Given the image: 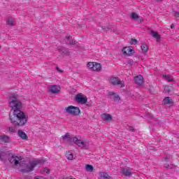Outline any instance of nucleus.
<instances>
[{
  "label": "nucleus",
  "mask_w": 179,
  "mask_h": 179,
  "mask_svg": "<svg viewBox=\"0 0 179 179\" xmlns=\"http://www.w3.org/2000/svg\"><path fill=\"white\" fill-rule=\"evenodd\" d=\"M62 142H73L75 145L81 148L82 149L89 148V141L86 138H79L77 137H73L69 133L66 134L62 136Z\"/></svg>",
  "instance_id": "f03ea898"
},
{
  "label": "nucleus",
  "mask_w": 179,
  "mask_h": 179,
  "mask_svg": "<svg viewBox=\"0 0 179 179\" xmlns=\"http://www.w3.org/2000/svg\"><path fill=\"white\" fill-rule=\"evenodd\" d=\"M113 94L112 99H113V100H115V101H120V96L117 94Z\"/></svg>",
  "instance_id": "c85d7f7f"
},
{
  "label": "nucleus",
  "mask_w": 179,
  "mask_h": 179,
  "mask_svg": "<svg viewBox=\"0 0 179 179\" xmlns=\"http://www.w3.org/2000/svg\"><path fill=\"white\" fill-rule=\"evenodd\" d=\"M75 100L78 104H86L87 103V96L83 93L77 94Z\"/></svg>",
  "instance_id": "20e7f679"
},
{
  "label": "nucleus",
  "mask_w": 179,
  "mask_h": 179,
  "mask_svg": "<svg viewBox=\"0 0 179 179\" xmlns=\"http://www.w3.org/2000/svg\"><path fill=\"white\" fill-rule=\"evenodd\" d=\"M9 131L10 132H15V129H13V127H9Z\"/></svg>",
  "instance_id": "f704fd0d"
},
{
  "label": "nucleus",
  "mask_w": 179,
  "mask_h": 179,
  "mask_svg": "<svg viewBox=\"0 0 179 179\" xmlns=\"http://www.w3.org/2000/svg\"><path fill=\"white\" fill-rule=\"evenodd\" d=\"M121 173L122 174H123V176H125L126 177H129V176H131V170H129V169L128 168L122 169Z\"/></svg>",
  "instance_id": "2eb2a0df"
},
{
  "label": "nucleus",
  "mask_w": 179,
  "mask_h": 179,
  "mask_svg": "<svg viewBox=\"0 0 179 179\" xmlns=\"http://www.w3.org/2000/svg\"><path fill=\"white\" fill-rule=\"evenodd\" d=\"M66 157L68 160H73V154L71 152L68 151L66 154Z\"/></svg>",
  "instance_id": "5701e85b"
},
{
  "label": "nucleus",
  "mask_w": 179,
  "mask_h": 179,
  "mask_svg": "<svg viewBox=\"0 0 179 179\" xmlns=\"http://www.w3.org/2000/svg\"><path fill=\"white\" fill-rule=\"evenodd\" d=\"M94 65V62H90L87 64V68H88V69H90V71H92Z\"/></svg>",
  "instance_id": "393cba45"
},
{
  "label": "nucleus",
  "mask_w": 179,
  "mask_h": 179,
  "mask_svg": "<svg viewBox=\"0 0 179 179\" xmlns=\"http://www.w3.org/2000/svg\"><path fill=\"white\" fill-rule=\"evenodd\" d=\"M134 49L129 46L124 47L122 49V53L124 57H131L134 55Z\"/></svg>",
  "instance_id": "0eeeda50"
},
{
  "label": "nucleus",
  "mask_w": 179,
  "mask_h": 179,
  "mask_svg": "<svg viewBox=\"0 0 179 179\" xmlns=\"http://www.w3.org/2000/svg\"><path fill=\"white\" fill-rule=\"evenodd\" d=\"M98 179H111V176L107 172H99Z\"/></svg>",
  "instance_id": "f8f14e48"
},
{
  "label": "nucleus",
  "mask_w": 179,
  "mask_h": 179,
  "mask_svg": "<svg viewBox=\"0 0 179 179\" xmlns=\"http://www.w3.org/2000/svg\"><path fill=\"white\" fill-rule=\"evenodd\" d=\"M59 52H61V54H64L65 55H68L69 54L68 50H66L65 48H59Z\"/></svg>",
  "instance_id": "bb28decb"
},
{
  "label": "nucleus",
  "mask_w": 179,
  "mask_h": 179,
  "mask_svg": "<svg viewBox=\"0 0 179 179\" xmlns=\"http://www.w3.org/2000/svg\"><path fill=\"white\" fill-rule=\"evenodd\" d=\"M64 111L66 113V114L72 115L73 117H78V115H80V108H79L78 106H74L72 105L69 106L64 108Z\"/></svg>",
  "instance_id": "7ed1b4c3"
},
{
  "label": "nucleus",
  "mask_w": 179,
  "mask_h": 179,
  "mask_svg": "<svg viewBox=\"0 0 179 179\" xmlns=\"http://www.w3.org/2000/svg\"><path fill=\"white\" fill-rule=\"evenodd\" d=\"M127 64H129V65H134V60H128Z\"/></svg>",
  "instance_id": "72a5a7b5"
},
{
  "label": "nucleus",
  "mask_w": 179,
  "mask_h": 179,
  "mask_svg": "<svg viewBox=\"0 0 179 179\" xmlns=\"http://www.w3.org/2000/svg\"><path fill=\"white\" fill-rule=\"evenodd\" d=\"M134 82L138 86H142L143 85V76L142 75H138L134 78Z\"/></svg>",
  "instance_id": "9d476101"
},
{
  "label": "nucleus",
  "mask_w": 179,
  "mask_h": 179,
  "mask_svg": "<svg viewBox=\"0 0 179 179\" xmlns=\"http://www.w3.org/2000/svg\"><path fill=\"white\" fill-rule=\"evenodd\" d=\"M129 44H131V45H136V44H138V40L131 38L129 41Z\"/></svg>",
  "instance_id": "cd10ccee"
},
{
  "label": "nucleus",
  "mask_w": 179,
  "mask_h": 179,
  "mask_svg": "<svg viewBox=\"0 0 179 179\" xmlns=\"http://www.w3.org/2000/svg\"><path fill=\"white\" fill-rule=\"evenodd\" d=\"M162 76L165 80H167L168 82H173V77H171V76L164 74Z\"/></svg>",
  "instance_id": "b1692460"
},
{
  "label": "nucleus",
  "mask_w": 179,
  "mask_h": 179,
  "mask_svg": "<svg viewBox=\"0 0 179 179\" xmlns=\"http://www.w3.org/2000/svg\"><path fill=\"white\" fill-rule=\"evenodd\" d=\"M66 39L67 41V44H72L73 45H75V44H76V41L72 40V36H66Z\"/></svg>",
  "instance_id": "aec40b11"
},
{
  "label": "nucleus",
  "mask_w": 179,
  "mask_h": 179,
  "mask_svg": "<svg viewBox=\"0 0 179 179\" xmlns=\"http://www.w3.org/2000/svg\"><path fill=\"white\" fill-rule=\"evenodd\" d=\"M164 167H166V169H173V167H174L173 165H168L164 164Z\"/></svg>",
  "instance_id": "2f4dec72"
},
{
  "label": "nucleus",
  "mask_w": 179,
  "mask_h": 179,
  "mask_svg": "<svg viewBox=\"0 0 179 179\" xmlns=\"http://www.w3.org/2000/svg\"><path fill=\"white\" fill-rule=\"evenodd\" d=\"M151 36H152V37L154 38H155L157 40V42L160 41L161 40V37H160V35L159 34V33L157 32H155V31H152L151 32Z\"/></svg>",
  "instance_id": "6ab92c4d"
},
{
  "label": "nucleus",
  "mask_w": 179,
  "mask_h": 179,
  "mask_svg": "<svg viewBox=\"0 0 179 179\" xmlns=\"http://www.w3.org/2000/svg\"><path fill=\"white\" fill-rule=\"evenodd\" d=\"M173 16H175V17H178L179 19V13L177 11H173Z\"/></svg>",
  "instance_id": "473e14b6"
},
{
  "label": "nucleus",
  "mask_w": 179,
  "mask_h": 179,
  "mask_svg": "<svg viewBox=\"0 0 179 179\" xmlns=\"http://www.w3.org/2000/svg\"><path fill=\"white\" fill-rule=\"evenodd\" d=\"M18 136L22 139L23 141H27V134H26L24 133V131H22V130H19L18 131Z\"/></svg>",
  "instance_id": "dca6fc26"
},
{
  "label": "nucleus",
  "mask_w": 179,
  "mask_h": 179,
  "mask_svg": "<svg viewBox=\"0 0 179 179\" xmlns=\"http://www.w3.org/2000/svg\"><path fill=\"white\" fill-rule=\"evenodd\" d=\"M0 48H1V45H0Z\"/></svg>",
  "instance_id": "ea45409f"
},
{
  "label": "nucleus",
  "mask_w": 179,
  "mask_h": 179,
  "mask_svg": "<svg viewBox=\"0 0 179 179\" xmlns=\"http://www.w3.org/2000/svg\"><path fill=\"white\" fill-rule=\"evenodd\" d=\"M10 142V138L7 135H1L0 136V143H9Z\"/></svg>",
  "instance_id": "ddd939ff"
},
{
  "label": "nucleus",
  "mask_w": 179,
  "mask_h": 179,
  "mask_svg": "<svg viewBox=\"0 0 179 179\" xmlns=\"http://www.w3.org/2000/svg\"><path fill=\"white\" fill-rule=\"evenodd\" d=\"M50 173V169L45 168L41 171L42 174H48Z\"/></svg>",
  "instance_id": "7c9ffc66"
},
{
  "label": "nucleus",
  "mask_w": 179,
  "mask_h": 179,
  "mask_svg": "<svg viewBox=\"0 0 179 179\" xmlns=\"http://www.w3.org/2000/svg\"><path fill=\"white\" fill-rule=\"evenodd\" d=\"M149 50V46L146 43H142L141 44V51L142 52H148Z\"/></svg>",
  "instance_id": "412c9836"
},
{
  "label": "nucleus",
  "mask_w": 179,
  "mask_h": 179,
  "mask_svg": "<svg viewBox=\"0 0 179 179\" xmlns=\"http://www.w3.org/2000/svg\"><path fill=\"white\" fill-rule=\"evenodd\" d=\"M164 104H169V106H171V104H173V99L170 97H166L164 99Z\"/></svg>",
  "instance_id": "4be33fe9"
},
{
  "label": "nucleus",
  "mask_w": 179,
  "mask_h": 179,
  "mask_svg": "<svg viewBox=\"0 0 179 179\" xmlns=\"http://www.w3.org/2000/svg\"><path fill=\"white\" fill-rule=\"evenodd\" d=\"M174 27H175L174 24H172L171 25V29H174Z\"/></svg>",
  "instance_id": "4c0bfd02"
},
{
  "label": "nucleus",
  "mask_w": 179,
  "mask_h": 179,
  "mask_svg": "<svg viewBox=\"0 0 179 179\" xmlns=\"http://www.w3.org/2000/svg\"><path fill=\"white\" fill-rule=\"evenodd\" d=\"M8 106L13 110L12 114L10 115V120L12 124L18 125L19 127H23L27 124L29 116L23 111L20 110L22 108V103L18 100L16 94H11L8 100Z\"/></svg>",
  "instance_id": "f257e3e1"
},
{
  "label": "nucleus",
  "mask_w": 179,
  "mask_h": 179,
  "mask_svg": "<svg viewBox=\"0 0 179 179\" xmlns=\"http://www.w3.org/2000/svg\"><path fill=\"white\" fill-rule=\"evenodd\" d=\"M84 170L85 171H87V173H93V170H94V167H93L90 164H86Z\"/></svg>",
  "instance_id": "a211bd4d"
},
{
  "label": "nucleus",
  "mask_w": 179,
  "mask_h": 179,
  "mask_svg": "<svg viewBox=\"0 0 179 179\" xmlns=\"http://www.w3.org/2000/svg\"><path fill=\"white\" fill-rule=\"evenodd\" d=\"M57 71H58V72H63L59 67H57Z\"/></svg>",
  "instance_id": "e433bc0d"
},
{
  "label": "nucleus",
  "mask_w": 179,
  "mask_h": 179,
  "mask_svg": "<svg viewBox=\"0 0 179 179\" xmlns=\"http://www.w3.org/2000/svg\"><path fill=\"white\" fill-rule=\"evenodd\" d=\"M39 163L40 160H34L29 162V164L27 165V171H33L34 170V167H36V166H37Z\"/></svg>",
  "instance_id": "1a4fd4ad"
},
{
  "label": "nucleus",
  "mask_w": 179,
  "mask_h": 179,
  "mask_svg": "<svg viewBox=\"0 0 179 179\" xmlns=\"http://www.w3.org/2000/svg\"><path fill=\"white\" fill-rule=\"evenodd\" d=\"M3 155V152L0 151V160H2V156Z\"/></svg>",
  "instance_id": "c9c22d12"
},
{
  "label": "nucleus",
  "mask_w": 179,
  "mask_h": 179,
  "mask_svg": "<svg viewBox=\"0 0 179 179\" xmlns=\"http://www.w3.org/2000/svg\"><path fill=\"white\" fill-rule=\"evenodd\" d=\"M170 160H171V156H170V155L166 156L164 158V163H169V162H170Z\"/></svg>",
  "instance_id": "c756f323"
},
{
  "label": "nucleus",
  "mask_w": 179,
  "mask_h": 179,
  "mask_svg": "<svg viewBox=\"0 0 179 179\" xmlns=\"http://www.w3.org/2000/svg\"><path fill=\"white\" fill-rule=\"evenodd\" d=\"M10 163H14L16 167H23L24 163H22V157H17L15 155H12L10 159Z\"/></svg>",
  "instance_id": "39448f33"
},
{
  "label": "nucleus",
  "mask_w": 179,
  "mask_h": 179,
  "mask_svg": "<svg viewBox=\"0 0 179 179\" xmlns=\"http://www.w3.org/2000/svg\"><path fill=\"white\" fill-rule=\"evenodd\" d=\"M48 92L52 93L53 94H57L61 91V87L59 85H51L48 87Z\"/></svg>",
  "instance_id": "6e6552de"
},
{
  "label": "nucleus",
  "mask_w": 179,
  "mask_h": 179,
  "mask_svg": "<svg viewBox=\"0 0 179 179\" xmlns=\"http://www.w3.org/2000/svg\"><path fill=\"white\" fill-rule=\"evenodd\" d=\"M16 23V20L13 17H9L6 20V24L13 26Z\"/></svg>",
  "instance_id": "f3484780"
},
{
  "label": "nucleus",
  "mask_w": 179,
  "mask_h": 179,
  "mask_svg": "<svg viewBox=\"0 0 179 179\" xmlns=\"http://www.w3.org/2000/svg\"><path fill=\"white\" fill-rule=\"evenodd\" d=\"M109 83L114 85H118L120 87H124L125 86L124 81H121L118 77H110L109 78Z\"/></svg>",
  "instance_id": "423d86ee"
},
{
  "label": "nucleus",
  "mask_w": 179,
  "mask_h": 179,
  "mask_svg": "<svg viewBox=\"0 0 179 179\" xmlns=\"http://www.w3.org/2000/svg\"><path fill=\"white\" fill-rule=\"evenodd\" d=\"M101 118L103 120V121H106V122H110L113 120V116L108 113H103L101 115Z\"/></svg>",
  "instance_id": "9b49d317"
},
{
  "label": "nucleus",
  "mask_w": 179,
  "mask_h": 179,
  "mask_svg": "<svg viewBox=\"0 0 179 179\" xmlns=\"http://www.w3.org/2000/svg\"><path fill=\"white\" fill-rule=\"evenodd\" d=\"M92 71H94V72H101V64L100 63L94 62Z\"/></svg>",
  "instance_id": "4468645a"
},
{
  "label": "nucleus",
  "mask_w": 179,
  "mask_h": 179,
  "mask_svg": "<svg viewBox=\"0 0 179 179\" xmlns=\"http://www.w3.org/2000/svg\"><path fill=\"white\" fill-rule=\"evenodd\" d=\"M78 27H79V28H82V27H85V26L78 25Z\"/></svg>",
  "instance_id": "58836bf2"
},
{
  "label": "nucleus",
  "mask_w": 179,
  "mask_h": 179,
  "mask_svg": "<svg viewBox=\"0 0 179 179\" xmlns=\"http://www.w3.org/2000/svg\"><path fill=\"white\" fill-rule=\"evenodd\" d=\"M131 17L134 20H138V19H139V15H138V14H136V13H132L131 15Z\"/></svg>",
  "instance_id": "a878e982"
}]
</instances>
